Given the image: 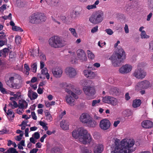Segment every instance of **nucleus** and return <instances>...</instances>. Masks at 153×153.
<instances>
[{
  "instance_id": "f257e3e1",
  "label": "nucleus",
  "mask_w": 153,
  "mask_h": 153,
  "mask_svg": "<svg viewBox=\"0 0 153 153\" xmlns=\"http://www.w3.org/2000/svg\"><path fill=\"white\" fill-rule=\"evenodd\" d=\"M115 143L111 153H131L134 151L131 148L134 144L133 139H125L120 142L117 140L115 141Z\"/></svg>"
},
{
  "instance_id": "f03ea898",
  "label": "nucleus",
  "mask_w": 153,
  "mask_h": 153,
  "mask_svg": "<svg viewBox=\"0 0 153 153\" xmlns=\"http://www.w3.org/2000/svg\"><path fill=\"white\" fill-rule=\"evenodd\" d=\"M72 136L75 139H78L79 142L84 144L90 143L92 139L87 131L82 128L75 129L72 132Z\"/></svg>"
},
{
  "instance_id": "7ed1b4c3",
  "label": "nucleus",
  "mask_w": 153,
  "mask_h": 153,
  "mask_svg": "<svg viewBox=\"0 0 153 153\" xmlns=\"http://www.w3.org/2000/svg\"><path fill=\"white\" fill-rule=\"evenodd\" d=\"M125 59V53L122 48L120 49L118 53L114 54L111 57L112 65L115 67L119 66Z\"/></svg>"
},
{
  "instance_id": "20e7f679",
  "label": "nucleus",
  "mask_w": 153,
  "mask_h": 153,
  "mask_svg": "<svg viewBox=\"0 0 153 153\" xmlns=\"http://www.w3.org/2000/svg\"><path fill=\"white\" fill-rule=\"evenodd\" d=\"M103 12L101 10H98L92 14L89 18V21L94 24H99L103 20Z\"/></svg>"
},
{
  "instance_id": "39448f33",
  "label": "nucleus",
  "mask_w": 153,
  "mask_h": 153,
  "mask_svg": "<svg viewBox=\"0 0 153 153\" xmlns=\"http://www.w3.org/2000/svg\"><path fill=\"white\" fill-rule=\"evenodd\" d=\"M49 45L54 48H61L64 46L62 39L57 36H53L49 39Z\"/></svg>"
},
{
  "instance_id": "423d86ee",
  "label": "nucleus",
  "mask_w": 153,
  "mask_h": 153,
  "mask_svg": "<svg viewBox=\"0 0 153 153\" xmlns=\"http://www.w3.org/2000/svg\"><path fill=\"white\" fill-rule=\"evenodd\" d=\"M83 90L85 95L86 98L88 100L94 98V95L95 93L94 88L90 86H85L83 88Z\"/></svg>"
},
{
  "instance_id": "0eeeda50",
  "label": "nucleus",
  "mask_w": 153,
  "mask_h": 153,
  "mask_svg": "<svg viewBox=\"0 0 153 153\" xmlns=\"http://www.w3.org/2000/svg\"><path fill=\"white\" fill-rule=\"evenodd\" d=\"M133 76L138 79H142L146 75V72L142 68H137L132 74Z\"/></svg>"
},
{
  "instance_id": "6e6552de",
  "label": "nucleus",
  "mask_w": 153,
  "mask_h": 153,
  "mask_svg": "<svg viewBox=\"0 0 153 153\" xmlns=\"http://www.w3.org/2000/svg\"><path fill=\"white\" fill-rule=\"evenodd\" d=\"M65 72L66 75L70 78H74L77 74L76 70L71 67L66 68L65 69Z\"/></svg>"
},
{
  "instance_id": "1a4fd4ad",
  "label": "nucleus",
  "mask_w": 153,
  "mask_h": 153,
  "mask_svg": "<svg viewBox=\"0 0 153 153\" xmlns=\"http://www.w3.org/2000/svg\"><path fill=\"white\" fill-rule=\"evenodd\" d=\"M132 69V67L131 65L129 64H126L119 68V71L121 74H126L130 72Z\"/></svg>"
},
{
  "instance_id": "9d476101",
  "label": "nucleus",
  "mask_w": 153,
  "mask_h": 153,
  "mask_svg": "<svg viewBox=\"0 0 153 153\" xmlns=\"http://www.w3.org/2000/svg\"><path fill=\"white\" fill-rule=\"evenodd\" d=\"M111 125L110 121L106 119L102 120L100 123V128L103 130H105L108 129Z\"/></svg>"
},
{
  "instance_id": "9b49d317",
  "label": "nucleus",
  "mask_w": 153,
  "mask_h": 153,
  "mask_svg": "<svg viewBox=\"0 0 153 153\" xmlns=\"http://www.w3.org/2000/svg\"><path fill=\"white\" fill-rule=\"evenodd\" d=\"M52 73L54 77L56 78H59L62 76L63 71L61 67H56L53 68Z\"/></svg>"
},
{
  "instance_id": "f8f14e48",
  "label": "nucleus",
  "mask_w": 153,
  "mask_h": 153,
  "mask_svg": "<svg viewBox=\"0 0 153 153\" xmlns=\"http://www.w3.org/2000/svg\"><path fill=\"white\" fill-rule=\"evenodd\" d=\"M78 59L81 62L86 61L87 58L84 51L82 49H79L77 51Z\"/></svg>"
},
{
  "instance_id": "ddd939ff",
  "label": "nucleus",
  "mask_w": 153,
  "mask_h": 153,
  "mask_svg": "<svg viewBox=\"0 0 153 153\" xmlns=\"http://www.w3.org/2000/svg\"><path fill=\"white\" fill-rule=\"evenodd\" d=\"M91 117L88 114L85 113L82 114L80 117V121L83 123H87L90 120Z\"/></svg>"
},
{
  "instance_id": "4468645a",
  "label": "nucleus",
  "mask_w": 153,
  "mask_h": 153,
  "mask_svg": "<svg viewBox=\"0 0 153 153\" xmlns=\"http://www.w3.org/2000/svg\"><path fill=\"white\" fill-rule=\"evenodd\" d=\"M39 16L37 14H34L29 18V22L32 24H37L39 23L38 19Z\"/></svg>"
},
{
  "instance_id": "2eb2a0df",
  "label": "nucleus",
  "mask_w": 153,
  "mask_h": 153,
  "mask_svg": "<svg viewBox=\"0 0 153 153\" xmlns=\"http://www.w3.org/2000/svg\"><path fill=\"white\" fill-rule=\"evenodd\" d=\"M65 100L67 103L71 106H73L75 104V99L71 95H66Z\"/></svg>"
},
{
  "instance_id": "dca6fc26",
  "label": "nucleus",
  "mask_w": 153,
  "mask_h": 153,
  "mask_svg": "<svg viewBox=\"0 0 153 153\" xmlns=\"http://www.w3.org/2000/svg\"><path fill=\"white\" fill-rule=\"evenodd\" d=\"M83 74L86 77L91 79H93L95 76L94 72L88 70H84Z\"/></svg>"
},
{
  "instance_id": "f3484780",
  "label": "nucleus",
  "mask_w": 153,
  "mask_h": 153,
  "mask_svg": "<svg viewBox=\"0 0 153 153\" xmlns=\"http://www.w3.org/2000/svg\"><path fill=\"white\" fill-rule=\"evenodd\" d=\"M141 125L144 128H149L153 126V123L149 120H144L142 123Z\"/></svg>"
},
{
  "instance_id": "a211bd4d",
  "label": "nucleus",
  "mask_w": 153,
  "mask_h": 153,
  "mask_svg": "<svg viewBox=\"0 0 153 153\" xmlns=\"http://www.w3.org/2000/svg\"><path fill=\"white\" fill-rule=\"evenodd\" d=\"M104 149L103 146L101 144L96 145L94 149V153H101Z\"/></svg>"
},
{
  "instance_id": "6ab92c4d",
  "label": "nucleus",
  "mask_w": 153,
  "mask_h": 153,
  "mask_svg": "<svg viewBox=\"0 0 153 153\" xmlns=\"http://www.w3.org/2000/svg\"><path fill=\"white\" fill-rule=\"evenodd\" d=\"M109 93L113 95H119L120 94L121 91L118 88L113 87L110 89Z\"/></svg>"
},
{
  "instance_id": "aec40b11",
  "label": "nucleus",
  "mask_w": 153,
  "mask_h": 153,
  "mask_svg": "<svg viewBox=\"0 0 153 153\" xmlns=\"http://www.w3.org/2000/svg\"><path fill=\"white\" fill-rule=\"evenodd\" d=\"M63 147L61 145L55 146L52 148L51 151V153H61Z\"/></svg>"
},
{
  "instance_id": "412c9836",
  "label": "nucleus",
  "mask_w": 153,
  "mask_h": 153,
  "mask_svg": "<svg viewBox=\"0 0 153 153\" xmlns=\"http://www.w3.org/2000/svg\"><path fill=\"white\" fill-rule=\"evenodd\" d=\"M68 53L70 54L68 55L70 58V61L73 64H75L76 63V54L74 52L68 51Z\"/></svg>"
},
{
  "instance_id": "4be33fe9",
  "label": "nucleus",
  "mask_w": 153,
  "mask_h": 153,
  "mask_svg": "<svg viewBox=\"0 0 153 153\" xmlns=\"http://www.w3.org/2000/svg\"><path fill=\"white\" fill-rule=\"evenodd\" d=\"M69 123L68 121L65 120H62L60 123V127L64 130L68 129Z\"/></svg>"
},
{
  "instance_id": "5701e85b",
  "label": "nucleus",
  "mask_w": 153,
  "mask_h": 153,
  "mask_svg": "<svg viewBox=\"0 0 153 153\" xmlns=\"http://www.w3.org/2000/svg\"><path fill=\"white\" fill-rule=\"evenodd\" d=\"M27 105L28 104L27 102L24 100H19L18 107H19V108L22 109H24L25 108H26Z\"/></svg>"
},
{
  "instance_id": "b1692460",
  "label": "nucleus",
  "mask_w": 153,
  "mask_h": 153,
  "mask_svg": "<svg viewBox=\"0 0 153 153\" xmlns=\"http://www.w3.org/2000/svg\"><path fill=\"white\" fill-rule=\"evenodd\" d=\"M59 17L61 20L64 23L69 24L72 22L71 19H69L68 18H67L65 16L62 15H61Z\"/></svg>"
},
{
  "instance_id": "393cba45",
  "label": "nucleus",
  "mask_w": 153,
  "mask_h": 153,
  "mask_svg": "<svg viewBox=\"0 0 153 153\" xmlns=\"http://www.w3.org/2000/svg\"><path fill=\"white\" fill-rule=\"evenodd\" d=\"M143 89H147L151 86V84L147 80H144L141 81Z\"/></svg>"
},
{
  "instance_id": "a878e982",
  "label": "nucleus",
  "mask_w": 153,
  "mask_h": 153,
  "mask_svg": "<svg viewBox=\"0 0 153 153\" xmlns=\"http://www.w3.org/2000/svg\"><path fill=\"white\" fill-rule=\"evenodd\" d=\"M60 0H48L46 1L47 4L51 6H56L59 3Z\"/></svg>"
},
{
  "instance_id": "bb28decb",
  "label": "nucleus",
  "mask_w": 153,
  "mask_h": 153,
  "mask_svg": "<svg viewBox=\"0 0 153 153\" xmlns=\"http://www.w3.org/2000/svg\"><path fill=\"white\" fill-rule=\"evenodd\" d=\"M98 122L94 120H92V117L90 118V120L88 122L87 124L90 127H94L97 124Z\"/></svg>"
},
{
  "instance_id": "cd10ccee",
  "label": "nucleus",
  "mask_w": 153,
  "mask_h": 153,
  "mask_svg": "<svg viewBox=\"0 0 153 153\" xmlns=\"http://www.w3.org/2000/svg\"><path fill=\"white\" fill-rule=\"evenodd\" d=\"M117 103V100L114 97H111L108 104L112 105L113 106H116Z\"/></svg>"
},
{
  "instance_id": "c85d7f7f",
  "label": "nucleus",
  "mask_w": 153,
  "mask_h": 153,
  "mask_svg": "<svg viewBox=\"0 0 153 153\" xmlns=\"http://www.w3.org/2000/svg\"><path fill=\"white\" fill-rule=\"evenodd\" d=\"M141 104V101L140 99L135 100L133 101V106L134 108H137L140 106Z\"/></svg>"
},
{
  "instance_id": "c756f323",
  "label": "nucleus",
  "mask_w": 153,
  "mask_h": 153,
  "mask_svg": "<svg viewBox=\"0 0 153 153\" xmlns=\"http://www.w3.org/2000/svg\"><path fill=\"white\" fill-rule=\"evenodd\" d=\"M9 49L7 48H4L2 50H1V52L2 57L5 58L8 54Z\"/></svg>"
},
{
  "instance_id": "7c9ffc66",
  "label": "nucleus",
  "mask_w": 153,
  "mask_h": 153,
  "mask_svg": "<svg viewBox=\"0 0 153 153\" xmlns=\"http://www.w3.org/2000/svg\"><path fill=\"white\" fill-rule=\"evenodd\" d=\"M65 91L67 92L69 94H71L75 99H77L78 98V97L77 95L73 92L69 90L68 89H65Z\"/></svg>"
},
{
  "instance_id": "2f4dec72",
  "label": "nucleus",
  "mask_w": 153,
  "mask_h": 153,
  "mask_svg": "<svg viewBox=\"0 0 153 153\" xmlns=\"http://www.w3.org/2000/svg\"><path fill=\"white\" fill-rule=\"evenodd\" d=\"M135 88V90L137 91H139L142 90V89H143L141 81L139 82L136 84Z\"/></svg>"
},
{
  "instance_id": "473e14b6",
  "label": "nucleus",
  "mask_w": 153,
  "mask_h": 153,
  "mask_svg": "<svg viewBox=\"0 0 153 153\" xmlns=\"http://www.w3.org/2000/svg\"><path fill=\"white\" fill-rule=\"evenodd\" d=\"M81 153H91V150H89L87 147H82L81 148Z\"/></svg>"
},
{
  "instance_id": "72a5a7b5",
  "label": "nucleus",
  "mask_w": 153,
  "mask_h": 153,
  "mask_svg": "<svg viewBox=\"0 0 153 153\" xmlns=\"http://www.w3.org/2000/svg\"><path fill=\"white\" fill-rule=\"evenodd\" d=\"M140 37L142 39H147L149 37V36L146 34L145 30H143L140 34Z\"/></svg>"
},
{
  "instance_id": "f704fd0d",
  "label": "nucleus",
  "mask_w": 153,
  "mask_h": 153,
  "mask_svg": "<svg viewBox=\"0 0 153 153\" xmlns=\"http://www.w3.org/2000/svg\"><path fill=\"white\" fill-rule=\"evenodd\" d=\"M16 77L19 78L20 77V76L18 74H16L14 75V76H11L9 78V80L7 82V84L8 85V83L9 81H10V82H12L13 81L14 78Z\"/></svg>"
},
{
  "instance_id": "c9c22d12",
  "label": "nucleus",
  "mask_w": 153,
  "mask_h": 153,
  "mask_svg": "<svg viewBox=\"0 0 153 153\" xmlns=\"http://www.w3.org/2000/svg\"><path fill=\"white\" fill-rule=\"evenodd\" d=\"M39 16V17L38 19L39 20V23L41 22H44L46 19L45 17L42 14H37Z\"/></svg>"
},
{
  "instance_id": "e433bc0d",
  "label": "nucleus",
  "mask_w": 153,
  "mask_h": 153,
  "mask_svg": "<svg viewBox=\"0 0 153 153\" xmlns=\"http://www.w3.org/2000/svg\"><path fill=\"white\" fill-rule=\"evenodd\" d=\"M46 118L47 120L51 121L52 120V117L51 115L49 112H45Z\"/></svg>"
},
{
  "instance_id": "4c0bfd02",
  "label": "nucleus",
  "mask_w": 153,
  "mask_h": 153,
  "mask_svg": "<svg viewBox=\"0 0 153 153\" xmlns=\"http://www.w3.org/2000/svg\"><path fill=\"white\" fill-rule=\"evenodd\" d=\"M87 53L88 54V57L89 59H94L95 56L94 54L90 51L88 50L87 51Z\"/></svg>"
},
{
  "instance_id": "58836bf2",
  "label": "nucleus",
  "mask_w": 153,
  "mask_h": 153,
  "mask_svg": "<svg viewBox=\"0 0 153 153\" xmlns=\"http://www.w3.org/2000/svg\"><path fill=\"white\" fill-rule=\"evenodd\" d=\"M111 97V96H106L105 97H103L102 99V101L103 102L105 103L108 104Z\"/></svg>"
},
{
  "instance_id": "ea45409f",
  "label": "nucleus",
  "mask_w": 153,
  "mask_h": 153,
  "mask_svg": "<svg viewBox=\"0 0 153 153\" xmlns=\"http://www.w3.org/2000/svg\"><path fill=\"white\" fill-rule=\"evenodd\" d=\"M21 40V37L20 36L17 35L15 36V42L17 45H19L20 44Z\"/></svg>"
},
{
  "instance_id": "a19ab883",
  "label": "nucleus",
  "mask_w": 153,
  "mask_h": 153,
  "mask_svg": "<svg viewBox=\"0 0 153 153\" xmlns=\"http://www.w3.org/2000/svg\"><path fill=\"white\" fill-rule=\"evenodd\" d=\"M69 30L71 32V33L75 37H76L77 36V34L75 29L72 28H70L69 29Z\"/></svg>"
},
{
  "instance_id": "79ce46f5",
  "label": "nucleus",
  "mask_w": 153,
  "mask_h": 153,
  "mask_svg": "<svg viewBox=\"0 0 153 153\" xmlns=\"http://www.w3.org/2000/svg\"><path fill=\"white\" fill-rule=\"evenodd\" d=\"M31 68L33 72L34 73L36 72L37 70V64L36 63H34L32 65Z\"/></svg>"
},
{
  "instance_id": "37998d69",
  "label": "nucleus",
  "mask_w": 153,
  "mask_h": 153,
  "mask_svg": "<svg viewBox=\"0 0 153 153\" xmlns=\"http://www.w3.org/2000/svg\"><path fill=\"white\" fill-rule=\"evenodd\" d=\"M12 29L15 31H20V32L23 31V30L22 29L20 28L19 27H18L17 26H14L13 27H12Z\"/></svg>"
},
{
  "instance_id": "c03bdc74",
  "label": "nucleus",
  "mask_w": 153,
  "mask_h": 153,
  "mask_svg": "<svg viewBox=\"0 0 153 153\" xmlns=\"http://www.w3.org/2000/svg\"><path fill=\"white\" fill-rule=\"evenodd\" d=\"M16 151V149L13 148H11L8 149L5 152L7 153H15Z\"/></svg>"
},
{
  "instance_id": "a18cd8bd",
  "label": "nucleus",
  "mask_w": 153,
  "mask_h": 153,
  "mask_svg": "<svg viewBox=\"0 0 153 153\" xmlns=\"http://www.w3.org/2000/svg\"><path fill=\"white\" fill-rule=\"evenodd\" d=\"M11 87L15 89H17L20 88V86L18 84L13 83L11 84Z\"/></svg>"
},
{
  "instance_id": "49530a36",
  "label": "nucleus",
  "mask_w": 153,
  "mask_h": 153,
  "mask_svg": "<svg viewBox=\"0 0 153 153\" xmlns=\"http://www.w3.org/2000/svg\"><path fill=\"white\" fill-rule=\"evenodd\" d=\"M100 102V100H94L92 101V105L93 106H94L96 105L98 103H99Z\"/></svg>"
},
{
  "instance_id": "de8ad7c7",
  "label": "nucleus",
  "mask_w": 153,
  "mask_h": 153,
  "mask_svg": "<svg viewBox=\"0 0 153 153\" xmlns=\"http://www.w3.org/2000/svg\"><path fill=\"white\" fill-rule=\"evenodd\" d=\"M38 96V94L34 92L33 93L32 95L31 96V99H30L31 100H34L37 98Z\"/></svg>"
},
{
  "instance_id": "09e8293b",
  "label": "nucleus",
  "mask_w": 153,
  "mask_h": 153,
  "mask_svg": "<svg viewBox=\"0 0 153 153\" xmlns=\"http://www.w3.org/2000/svg\"><path fill=\"white\" fill-rule=\"evenodd\" d=\"M33 136L34 137V138L36 139H38L40 137V134L38 132H36L34 133L33 135Z\"/></svg>"
},
{
  "instance_id": "8fccbe9b",
  "label": "nucleus",
  "mask_w": 153,
  "mask_h": 153,
  "mask_svg": "<svg viewBox=\"0 0 153 153\" xmlns=\"http://www.w3.org/2000/svg\"><path fill=\"white\" fill-rule=\"evenodd\" d=\"M105 31L109 35H111L113 33V32L112 30L108 28L106 29Z\"/></svg>"
},
{
  "instance_id": "3c124183",
  "label": "nucleus",
  "mask_w": 153,
  "mask_h": 153,
  "mask_svg": "<svg viewBox=\"0 0 153 153\" xmlns=\"http://www.w3.org/2000/svg\"><path fill=\"white\" fill-rule=\"evenodd\" d=\"M42 74L45 75L48 73V70L46 68H45L44 69H42L41 70Z\"/></svg>"
},
{
  "instance_id": "603ef678",
  "label": "nucleus",
  "mask_w": 153,
  "mask_h": 153,
  "mask_svg": "<svg viewBox=\"0 0 153 153\" xmlns=\"http://www.w3.org/2000/svg\"><path fill=\"white\" fill-rule=\"evenodd\" d=\"M86 8L88 10H90L96 8L95 6L93 4L88 5L86 6Z\"/></svg>"
},
{
  "instance_id": "864d4df0",
  "label": "nucleus",
  "mask_w": 153,
  "mask_h": 153,
  "mask_svg": "<svg viewBox=\"0 0 153 153\" xmlns=\"http://www.w3.org/2000/svg\"><path fill=\"white\" fill-rule=\"evenodd\" d=\"M8 132L6 128H4L1 131H0V134H6Z\"/></svg>"
},
{
  "instance_id": "5fc2aeb1",
  "label": "nucleus",
  "mask_w": 153,
  "mask_h": 153,
  "mask_svg": "<svg viewBox=\"0 0 153 153\" xmlns=\"http://www.w3.org/2000/svg\"><path fill=\"white\" fill-rule=\"evenodd\" d=\"M23 109L21 108H18L16 110V112L17 113L19 114H21L23 112Z\"/></svg>"
},
{
  "instance_id": "6e6d98bb",
  "label": "nucleus",
  "mask_w": 153,
  "mask_h": 153,
  "mask_svg": "<svg viewBox=\"0 0 153 153\" xmlns=\"http://www.w3.org/2000/svg\"><path fill=\"white\" fill-rule=\"evenodd\" d=\"M98 26H96L94 27L91 30V32L92 33H94L97 32L98 30Z\"/></svg>"
},
{
  "instance_id": "4d7b16f0",
  "label": "nucleus",
  "mask_w": 153,
  "mask_h": 153,
  "mask_svg": "<svg viewBox=\"0 0 153 153\" xmlns=\"http://www.w3.org/2000/svg\"><path fill=\"white\" fill-rule=\"evenodd\" d=\"M148 4L151 8H153V0H149Z\"/></svg>"
},
{
  "instance_id": "13d9d810",
  "label": "nucleus",
  "mask_w": 153,
  "mask_h": 153,
  "mask_svg": "<svg viewBox=\"0 0 153 153\" xmlns=\"http://www.w3.org/2000/svg\"><path fill=\"white\" fill-rule=\"evenodd\" d=\"M24 68L27 71L26 72L28 74H29L28 71L30 70V68L29 66L27 64H24Z\"/></svg>"
},
{
  "instance_id": "bf43d9fd",
  "label": "nucleus",
  "mask_w": 153,
  "mask_h": 153,
  "mask_svg": "<svg viewBox=\"0 0 153 153\" xmlns=\"http://www.w3.org/2000/svg\"><path fill=\"white\" fill-rule=\"evenodd\" d=\"M7 5L6 4H4L2 5L1 7H0V11L1 12H3L4 10L6 9Z\"/></svg>"
},
{
  "instance_id": "052dcab7",
  "label": "nucleus",
  "mask_w": 153,
  "mask_h": 153,
  "mask_svg": "<svg viewBox=\"0 0 153 153\" xmlns=\"http://www.w3.org/2000/svg\"><path fill=\"white\" fill-rule=\"evenodd\" d=\"M28 123V121L27 120H24L23 121L21 124L19 125V126H22V125L25 126H28L27 123Z\"/></svg>"
},
{
  "instance_id": "680f3d73",
  "label": "nucleus",
  "mask_w": 153,
  "mask_h": 153,
  "mask_svg": "<svg viewBox=\"0 0 153 153\" xmlns=\"http://www.w3.org/2000/svg\"><path fill=\"white\" fill-rule=\"evenodd\" d=\"M125 32L126 33H129V29L128 28V26L127 24L125 25V27L124 28Z\"/></svg>"
},
{
  "instance_id": "e2e57ef3",
  "label": "nucleus",
  "mask_w": 153,
  "mask_h": 153,
  "mask_svg": "<svg viewBox=\"0 0 153 153\" xmlns=\"http://www.w3.org/2000/svg\"><path fill=\"white\" fill-rule=\"evenodd\" d=\"M33 92H33L31 90H29L28 93V96L30 99H31V96Z\"/></svg>"
},
{
  "instance_id": "0e129e2a",
  "label": "nucleus",
  "mask_w": 153,
  "mask_h": 153,
  "mask_svg": "<svg viewBox=\"0 0 153 153\" xmlns=\"http://www.w3.org/2000/svg\"><path fill=\"white\" fill-rule=\"evenodd\" d=\"M145 66V64L143 62H141L138 64L137 68H141Z\"/></svg>"
},
{
  "instance_id": "69168bd1",
  "label": "nucleus",
  "mask_w": 153,
  "mask_h": 153,
  "mask_svg": "<svg viewBox=\"0 0 153 153\" xmlns=\"http://www.w3.org/2000/svg\"><path fill=\"white\" fill-rule=\"evenodd\" d=\"M152 13H150L147 16V18L146 19V20L147 21H149L150 20L152 16Z\"/></svg>"
},
{
  "instance_id": "338daca9",
  "label": "nucleus",
  "mask_w": 153,
  "mask_h": 153,
  "mask_svg": "<svg viewBox=\"0 0 153 153\" xmlns=\"http://www.w3.org/2000/svg\"><path fill=\"white\" fill-rule=\"evenodd\" d=\"M31 115L33 119L35 120H37V117L34 112H31Z\"/></svg>"
},
{
  "instance_id": "774afa93",
  "label": "nucleus",
  "mask_w": 153,
  "mask_h": 153,
  "mask_svg": "<svg viewBox=\"0 0 153 153\" xmlns=\"http://www.w3.org/2000/svg\"><path fill=\"white\" fill-rule=\"evenodd\" d=\"M149 49L153 51V41L151 42L149 44Z\"/></svg>"
}]
</instances>
